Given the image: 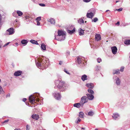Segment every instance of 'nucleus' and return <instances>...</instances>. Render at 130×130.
Wrapping results in <instances>:
<instances>
[{
	"instance_id": "nucleus-1",
	"label": "nucleus",
	"mask_w": 130,
	"mask_h": 130,
	"mask_svg": "<svg viewBox=\"0 0 130 130\" xmlns=\"http://www.w3.org/2000/svg\"><path fill=\"white\" fill-rule=\"evenodd\" d=\"M55 83L58 89L61 91H65L68 88L67 85L62 80H55Z\"/></svg>"
},
{
	"instance_id": "nucleus-2",
	"label": "nucleus",
	"mask_w": 130,
	"mask_h": 130,
	"mask_svg": "<svg viewBox=\"0 0 130 130\" xmlns=\"http://www.w3.org/2000/svg\"><path fill=\"white\" fill-rule=\"evenodd\" d=\"M88 101V99L87 97L86 96H84L81 98L80 103L81 104L82 106H83L84 104L87 102Z\"/></svg>"
},
{
	"instance_id": "nucleus-3",
	"label": "nucleus",
	"mask_w": 130,
	"mask_h": 130,
	"mask_svg": "<svg viewBox=\"0 0 130 130\" xmlns=\"http://www.w3.org/2000/svg\"><path fill=\"white\" fill-rule=\"evenodd\" d=\"M65 35L66 32H65L62 30H58V36H62L63 38L62 39V40H63L64 39Z\"/></svg>"
},
{
	"instance_id": "nucleus-4",
	"label": "nucleus",
	"mask_w": 130,
	"mask_h": 130,
	"mask_svg": "<svg viewBox=\"0 0 130 130\" xmlns=\"http://www.w3.org/2000/svg\"><path fill=\"white\" fill-rule=\"evenodd\" d=\"M29 100L30 102L32 104L35 102V97H34L32 95H31L29 98Z\"/></svg>"
},
{
	"instance_id": "nucleus-5",
	"label": "nucleus",
	"mask_w": 130,
	"mask_h": 130,
	"mask_svg": "<svg viewBox=\"0 0 130 130\" xmlns=\"http://www.w3.org/2000/svg\"><path fill=\"white\" fill-rule=\"evenodd\" d=\"M53 94L56 99L57 100H59L60 99L61 95L59 93L56 94L55 93Z\"/></svg>"
},
{
	"instance_id": "nucleus-6",
	"label": "nucleus",
	"mask_w": 130,
	"mask_h": 130,
	"mask_svg": "<svg viewBox=\"0 0 130 130\" xmlns=\"http://www.w3.org/2000/svg\"><path fill=\"white\" fill-rule=\"evenodd\" d=\"M86 95L87 98L88 100L89 99L90 100H92L94 98V96L92 94H86Z\"/></svg>"
},
{
	"instance_id": "nucleus-7",
	"label": "nucleus",
	"mask_w": 130,
	"mask_h": 130,
	"mask_svg": "<svg viewBox=\"0 0 130 130\" xmlns=\"http://www.w3.org/2000/svg\"><path fill=\"white\" fill-rule=\"evenodd\" d=\"M7 31V32H9L8 34H7L9 35L12 34L14 33L13 29L12 28L8 29Z\"/></svg>"
},
{
	"instance_id": "nucleus-8",
	"label": "nucleus",
	"mask_w": 130,
	"mask_h": 130,
	"mask_svg": "<svg viewBox=\"0 0 130 130\" xmlns=\"http://www.w3.org/2000/svg\"><path fill=\"white\" fill-rule=\"evenodd\" d=\"M46 62H45V61L43 60L41 62V66H43L45 67H46L48 64V63L45 60Z\"/></svg>"
},
{
	"instance_id": "nucleus-9",
	"label": "nucleus",
	"mask_w": 130,
	"mask_h": 130,
	"mask_svg": "<svg viewBox=\"0 0 130 130\" xmlns=\"http://www.w3.org/2000/svg\"><path fill=\"white\" fill-rule=\"evenodd\" d=\"M112 52L113 54H115L117 53V49L116 46H114L111 48Z\"/></svg>"
},
{
	"instance_id": "nucleus-10",
	"label": "nucleus",
	"mask_w": 130,
	"mask_h": 130,
	"mask_svg": "<svg viewBox=\"0 0 130 130\" xmlns=\"http://www.w3.org/2000/svg\"><path fill=\"white\" fill-rule=\"evenodd\" d=\"M31 117L33 119L36 120L39 118V116L38 114H33L32 115Z\"/></svg>"
},
{
	"instance_id": "nucleus-11",
	"label": "nucleus",
	"mask_w": 130,
	"mask_h": 130,
	"mask_svg": "<svg viewBox=\"0 0 130 130\" xmlns=\"http://www.w3.org/2000/svg\"><path fill=\"white\" fill-rule=\"evenodd\" d=\"M94 13L92 12L87 13V17L88 18H92L94 15Z\"/></svg>"
},
{
	"instance_id": "nucleus-12",
	"label": "nucleus",
	"mask_w": 130,
	"mask_h": 130,
	"mask_svg": "<svg viewBox=\"0 0 130 130\" xmlns=\"http://www.w3.org/2000/svg\"><path fill=\"white\" fill-rule=\"evenodd\" d=\"M95 39L97 41H98L101 40V37L100 34H96L95 35Z\"/></svg>"
},
{
	"instance_id": "nucleus-13",
	"label": "nucleus",
	"mask_w": 130,
	"mask_h": 130,
	"mask_svg": "<svg viewBox=\"0 0 130 130\" xmlns=\"http://www.w3.org/2000/svg\"><path fill=\"white\" fill-rule=\"evenodd\" d=\"M22 71H18L15 72L14 73V75L16 76H18L21 75Z\"/></svg>"
},
{
	"instance_id": "nucleus-14",
	"label": "nucleus",
	"mask_w": 130,
	"mask_h": 130,
	"mask_svg": "<svg viewBox=\"0 0 130 130\" xmlns=\"http://www.w3.org/2000/svg\"><path fill=\"white\" fill-rule=\"evenodd\" d=\"M86 86L92 89L93 88L94 86L93 84L92 83H88L86 84Z\"/></svg>"
},
{
	"instance_id": "nucleus-15",
	"label": "nucleus",
	"mask_w": 130,
	"mask_h": 130,
	"mask_svg": "<svg viewBox=\"0 0 130 130\" xmlns=\"http://www.w3.org/2000/svg\"><path fill=\"white\" fill-rule=\"evenodd\" d=\"M80 106H82V104L80 103H75L74 104V107H76L78 108H79L80 107Z\"/></svg>"
},
{
	"instance_id": "nucleus-16",
	"label": "nucleus",
	"mask_w": 130,
	"mask_h": 130,
	"mask_svg": "<svg viewBox=\"0 0 130 130\" xmlns=\"http://www.w3.org/2000/svg\"><path fill=\"white\" fill-rule=\"evenodd\" d=\"M81 79L83 81L87 80V76L86 75H84L82 76L81 77Z\"/></svg>"
},
{
	"instance_id": "nucleus-17",
	"label": "nucleus",
	"mask_w": 130,
	"mask_h": 130,
	"mask_svg": "<svg viewBox=\"0 0 130 130\" xmlns=\"http://www.w3.org/2000/svg\"><path fill=\"white\" fill-rule=\"evenodd\" d=\"M79 34L80 35H84V30L82 29L81 28H80L78 30Z\"/></svg>"
},
{
	"instance_id": "nucleus-18",
	"label": "nucleus",
	"mask_w": 130,
	"mask_h": 130,
	"mask_svg": "<svg viewBox=\"0 0 130 130\" xmlns=\"http://www.w3.org/2000/svg\"><path fill=\"white\" fill-rule=\"evenodd\" d=\"M48 21L51 24H54L55 23V20L53 18H50L48 19Z\"/></svg>"
},
{
	"instance_id": "nucleus-19",
	"label": "nucleus",
	"mask_w": 130,
	"mask_h": 130,
	"mask_svg": "<svg viewBox=\"0 0 130 130\" xmlns=\"http://www.w3.org/2000/svg\"><path fill=\"white\" fill-rule=\"evenodd\" d=\"M21 43L22 44L25 45L28 43V41L26 40L23 39L21 41Z\"/></svg>"
},
{
	"instance_id": "nucleus-20",
	"label": "nucleus",
	"mask_w": 130,
	"mask_h": 130,
	"mask_svg": "<svg viewBox=\"0 0 130 130\" xmlns=\"http://www.w3.org/2000/svg\"><path fill=\"white\" fill-rule=\"evenodd\" d=\"M119 70V69H117L116 70H114L113 71V74H120Z\"/></svg>"
},
{
	"instance_id": "nucleus-21",
	"label": "nucleus",
	"mask_w": 130,
	"mask_h": 130,
	"mask_svg": "<svg viewBox=\"0 0 130 130\" xmlns=\"http://www.w3.org/2000/svg\"><path fill=\"white\" fill-rule=\"evenodd\" d=\"M77 61L78 63L79 64H80L82 62V59L79 57H78L77 58Z\"/></svg>"
},
{
	"instance_id": "nucleus-22",
	"label": "nucleus",
	"mask_w": 130,
	"mask_h": 130,
	"mask_svg": "<svg viewBox=\"0 0 130 130\" xmlns=\"http://www.w3.org/2000/svg\"><path fill=\"white\" fill-rule=\"evenodd\" d=\"M30 42L31 43L33 44H35L37 45H38V43L37 42V41L34 40H31L30 41Z\"/></svg>"
},
{
	"instance_id": "nucleus-23",
	"label": "nucleus",
	"mask_w": 130,
	"mask_h": 130,
	"mask_svg": "<svg viewBox=\"0 0 130 130\" xmlns=\"http://www.w3.org/2000/svg\"><path fill=\"white\" fill-rule=\"evenodd\" d=\"M41 47L42 50H46V45L43 43L41 45Z\"/></svg>"
},
{
	"instance_id": "nucleus-24",
	"label": "nucleus",
	"mask_w": 130,
	"mask_h": 130,
	"mask_svg": "<svg viewBox=\"0 0 130 130\" xmlns=\"http://www.w3.org/2000/svg\"><path fill=\"white\" fill-rule=\"evenodd\" d=\"M75 28L74 27L73 29L72 30H68V32L69 33L71 34L75 31Z\"/></svg>"
},
{
	"instance_id": "nucleus-25",
	"label": "nucleus",
	"mask_w": 130,
	"mask_h": 130,
	"mask_svg": "<svg viewBox=\"0 0 130 130\" xmlns=\"http://www.w3.org/2000/svg\"><path fill=\"white\" fill-rule=\"evenodd\" d=\"M124 43L126 45H129L130 44V40H125V41H124Z\"/></svg>"
},
{
	"instance_id": "nucleus-26",
	"label": "nucleus",
	"mask_w": 130,
	"mask_h": 130,
	"mask_svg": "<svg viewBox=\"0 0 130 130\" xmlns=\"http://www.w3.org/2000/svg\"><path fill=\"white\" fill-rule=\"evenodd\" d=\"M94 114V113L92 111H89L88 112V115L90 116H92Z\"/></svg>"
},
{
	"instance_id": "nucleus-27",
	"label": "nucleus",
	"mask_w": 130,
	"mask_h": 130,
	"mask_svg": "<svg viewBox=\"0 0 130 130\" xmlns=\"http://www.w3.org/2000/svg\"><path fill=\"white\" fill-rule=\"evenodd\" d=\"M17 13L18 14L19 16H21L23 14L22 12L20 11H17Z\"/></svg>"
},
{
	"instance_id": "nucleus-28",
	"label": "nucleus",
	"mask_w": 130,
	"mask_h": 130,
	"mask_svg": "<svg viewBox=\"0 0 130 130\" xmlns=\"http://www.w3.org/2000/svg\"><path fill=\"white\" fill-rule=\"evenodd\" d=\"M88 91L89 93H91V94H93L94 93V91L90 89H88Z\"/></svg>"
},
{
	"instance_id": "nucleus-29",
	"label": "nucleus",
	"mask_w": 130,
	"mask_h": 130,
	"mask_svg": "<svg viewBox=\"0 0 130 130\" xmlns=\"http://www.w3.org/2000/svg\"><path fill=\"white\" fill-rule=\"evenodd\" d=\"M119 116V115L118 114H113V116L112 117L115 119H116Z\"/></svg>"
},
{
	"instance_id": "nucleus-30",
	"label": "nucleus",
	"mask_w": 130,
	"mask_h": 130,
	"mask_svg": "<svg viewBox=\"0 0 130 130\" xmlns=\"http://www.w3.org/2000/svg\"><path fill=\"white\" fill-rule=\"evenodd\" d=\"M84 113L82 112H80L79 113V116L82 118H83Z\"/></svg>"
},
{
	"instance_id": "nucleus-31",
	"label": "nucleus",
	"mask_w": 130,
	"mask_h": 130,
	"mask_svg": "<svg viewBox=\"0 0 130 130\" xmlns=\"http://www.w3.org/2000/svg\"><path fill=\"white\" fill-rule=\"evenodd\" d=\"M116 84L117 85H119L120 84V80L118 78L117 80H116Z\"/></svg>"
},
{
	"instance_id": "nucleus-32",
	"label": "nucleus",
	"mask_w": 130,
	"mask_h": 130,
	"mask_svg": "<svg viewBox=\"0 0 130 130\" xmlns=\"http://www.w3.org/2000/svg\"><path fill=\"white\" fill-rule=\"evenodd\" d=\"M78 22L80 24L83 23H84V21L82 19H79L78 21Z\"/></svg>"
},
{
	"instance_id": "nucleus-33",
	"label": "nucleus",
	"mask_w": 130,
	"mask_h": 130,
	"mask_svg": "<svg viewBox=\"0 0 130 130\" xmlns=\"http://www.w3.org/2000/svg\"><path fill=\"white\" fill-rule=\"evenodd\" d=\"M37 62H36V65L37 67H41V63L39 62H37V63H36Z\"/></svg>"
},
{
	"instance_id": "nucleus-34",
	"label": "nucleus",
	"mask_w": 130,
	"mask_h": 130,
	"mask_svg": "<svg viewBox=\"0 0 130 130\" xmlns=\"http://www.w3.org/2000/svg\"><path fill=\"white\" fill-rule=\"evenodd\" d=\"M37 60L38 62H39L41 63V62L42 61H43V60L42 59L40 58H38L37 59Z\"/></svg>"
},
{
	"instance_id": "nucleus-35",
	"label": "nucleus",
	"mask_w": 130,
	"mask_h": 130,
	"mask_svg": "<svg viewBox=\"0 0 130 130\" xmlns=\"http://www.w3.org/2000/svg\"><path fill=\"white\" fill-rule=\"evenodd\" d=\"M98 21V19L96 18H94L93 20H92V21H93L94 22H96L97 21Z\"/></svg>"
},
{
	"instance_id": "nucleus-36",
	"label": "nucleus",
	"mask_w": 130,
	"mask_h": 130,
	"mask_svg": "<svg viewBox=\"0 0 130 130\" xmlns=\"http://www.w3.org/2000/svg\"><path fill=\"white\" fill-rule=\"evenodd\" d=\"M41 20V17H39L37 18L36 19V20L37 21H39Z\"/></svg>"
},
{
	"instance_id": "nucleus-37",
	"label": "nucleus",
	"mask_w": 130,
	"mask_h": 130,
	"mask_svg": "<svg viewBox=\"0 0 130 130\" xmlns=\"http://www.w3.org/2000/svg\"><path fill=\"white\" fill-rule=\"evenodd\" d=\"M0 92L2 94H4V92L3 91L2 88L1 89V90H0Z\"/></svg>"
},
{
	"instance_id": "nucleus-38",
	"label": "nucleus",
	"mask_w": 130,
	"mask_h": 130,
	"mask_svg": "<svg viewBox=\"0 0 130 130\" xmlns=\"http://www.w3.org/2000/svg\"><path fill=\"white\" fill-rule=\"evenodd\" d=\"M97 61L99 63H100L102 61V59L100 58H98L97 60Z\"/></svg>"
},
{
	"instance_id": "nucleus-39",
	"label": "nucleus",
	"mask_w": 130,
	"mask_h": 130,
	"mask_svg": "<svg viewBox=\"0 0 130 130\" xmlns=\"http://www.w3.org/2000/svg\"><path fill=\"white\" fill-rule=\"evenodd\" d=\"M91 0H83V1L86 3H88L90 2Z\"/></svg>"
},
{
	"instance_id": "nucleus-40",
	"label": "nucleus",
	"mask_w": 130,
	"mask_h": 130,
	"mask_svg": "<svg viewBox=\"0 0 130 130\" xmlns=\"http://www.w3.org/2000/svg\"><path fill=\"white\" fill-rule=\"evenodd\" d=\"M124 67H121L120 69V71L121 72H123V70L124 69Z\"/></svg>"
},
{
	"instance_id": "nucleus-41",
	"label": "nucleus",
	"mask_w": 130,
	"mask_h": 130,
	"mask_svg": "<svg viewBox=\"0 0 130 130\" xmlns=\"http://www.w3.org/2000/svg\"><path fill=\"white\" fill-rule=\"evenodd\" d=\"M39 5L41 6H45V5L44 4L42 3L40 4Z\"/></svg>"
},
{
	"instance_id": "nucleus-42",
	"label": "nucleus",
	"mask_w": 130,
	"mask_h": 130,
	"mask_svg": "<svg viewBox=\"0 0 130 130\" xmlns=\"http://www.w3.org/2000/svg\"><path fill=\"white\" fill-rule=\"evenodd\" d=\"M30 128L29 126L28 125H26V129L27 130H29Z\"/></svg>"
},
{
	"instance_id": "nucleus-43",
	"label": "nucleus",
	"mask_w": 130,
	"mask_h": 130,
	"mask_svg": "<svg viewBox=\"0 0 130 130\" xmlns=\"http://www.w3.org/2000/svg\"><path fill=\"white\" fill-rule=\"evenodd\" d=\"M81 119H80L78 118V120L77 121V122H76V123H78L79 122L81 121Z\"/></svg>"
},
{
	"instance_id": "nucleus-44",
	"label": "nucleus",
	"mask_w": 130,
	"mask_h": 130,
	"mask_svg": "<svg viewBox=\"0 0 130 130\" xmlns=\"http://www.w3.org/2000/svg\"><path fill=\"white\" fill-rule=\"evenodd\" d=\"M9 121V120L8 119V120H6L5 121L3 122V123H6V122H8Z\"/></svg>"
},
{
	"instance_id": "nucleus-45",
	"label": "nucleus",
	"mask_w": 130,
	"mask_h": 130,
	"mask_svg": "<svg viewBox=\"0 0 130 130\" xmlns=\"http://www.w3.org/2000/svg\"><path fill=\"white\" fill-rule=\"evenodd\" d=\"M122 8H120V9H117V10L118 11H121L122 10Z\"/></svg>"
},
{
	"instance_id": "nucleus-46",
	"label": "nucleus",
	"mask_w": 130,
	"mask_h": 130,
	"mask_svg": "<svg viewBox=\"0 0 130 130\" xmlns=\"http://www.w3.org/2000/svg\"><path fill=\"white\" fill-rule=\"evenodd\" d=\"M37 25H39L40 24V23L39 21H37Z\"/></svg>"
},
{
	"instance_id": "nucleus-47",
	"label": "nucleus",
	"mask_w": 130,
	"mask_h": 130,
	"mask_svg": "<svg viewBox=\"0 0 130 130\" xmlns=\"http://www.w3.org/2000/svg\"><path fill=\"white\" fill-rule=\"evenodd\" d=\"M64 71L67 74H69V73L66 71V69H64Z\"/></svg>"
},
{
	"instance_id": "nucleus-48",
	"label": "nucleus",
	"mask_w": 130,
	"mask_h": 130,
	"mask_svg": "<svg viewBox=\"0 0 130 130\" xmlns=\"http://www.w3.org/2000/svg\"><path fill=\"white\" fill-rule=\"evenodd\" d=\"M10 96V94L9 93L8 94L6 95V98H7L8 97H9Z\"/></svg>"
},
{
	"instance_id": "nucleus-49",
	"label": "nucleus",
	"mask_w": 130,
	"mask_h": 130,
	"mask_svg": "<svg viewBox=\"0 0 130 130\" xmlns=\"http://www.w3.org/2000/svg\"><path fill=\"white\" fill-rule=\"evenodd\" d=\"M26 99L25 98H24L23 99V101L25 102L26 101Z\"/></svg>"
},
{
	"instance_id": "nucleus-50",
	"label": "nucleus",
	"mask_w": 130,
	"mask_h": 130,
	"mask_svg": "<svg viewBox=\"0 0 130 130\" xmlns=\"http://www.w3.org/2000/svg\"><path fill=\"white\" fill-rule=\"evenodd\" d=\"M62 63V61H60L59 62V64H60V65H61V64Z\"/></svg>"
},
{
	"instance_id": "nucleus-51",
	"label": "nucleus",
	"mask_w": 130,
	"mask_h": 130,
	"mask_svg": "<svg viewBox=\"0 0 130 130\" xmlns=\"http://www.w3.org/2000/svg\"><path fill=\"white\" fill-rule=\"evenodd\" d=\"M9 42H8V43H7L6 44H5L4 45V46L7 45L9 44Z\"/></svg>"
},
{
	"instance_id": "nucleus-52",
	"label": "nucleus",
	"mask_w": 130,
	"mask_h": 130,
	"mask_svg": "<svg viewBox=\"0 0 130 130\" xmlns=\"http://www.w3.org/2000/svg\"><path fill=\"white\" fill-rule=\"evenodd\" d=\"M116 24H118V25H119L120 24V22L119 21H118L117 23Z\"/></svg>"
},
{
	"instance_id": "nucleus-53",
	"label": "nucleus",
	"mask_w": 130,
	"mask_h": 130,
	"mask_svg": "<svg viewBox=\"0 0 130 130\" xmlns=\"http://www.w3.org/2000/svg\"><path fill=\"white\" fill-rule=\"evenodd\" d=\"M15 44L17 46L18 45V44L17 43H15Z\"/></svg>"
},
{
	"instance_id": "nucleus-54",
	"label": "nucleus",
	"mask_w": 130,
	"mask_h": 130,
	"mask_svg": "<svg viewBox=\"0 0 130 130\" xmlns=\"http://www.w3.org/2000/svg\"><path fill=\"white\" fill-rule=\"evenodd\" d=\"M14 130H20L16 128L15 129H14Z\"/></svg>"
},
{
	"instance_id": "nucleus-55",
	"label": "nucleus",
	"mask_w": 130,
	"mask_h": 130,
	"mask_svg": "<svg viewBox=\"0 0 130 130\" xmlns=\"http://www.w3.org/2000/svg\"><path fill=\"white\" fill-rule=\"evenodd\" d=\"M82 129H85V128H84L82 127Z\"/></svg>"
},
{
	"instance_id": "nucleus-56",
	"label": "nucleus",
	"mask_w": 130,
	"mask_h": 130,
	"mask_svg": "<svg viewBox=\"0 0 130 130\" xmlns=\"http://www.w3.org/2000/svg\"><path fill=\"white\" fill-rule=\"evenodd\" d=\"M1 47V45H0V48Z\"/></svg>"
},
{
	"instance_id": "nucleus-57",
	"label": "nucleus",
	"mask_w": 130,
	"mask_h": 130,
	"mask_svg": "<svg viewBox=\"0 0 130 130\" xmlns=\"http://www.w3.org/2000/svg\"><path fill=\"white\" fill-rule=\"evenodd\" d=\"M1 79H0V82H1Z\"/></svg>"
},
{
	"instance_id": "nucleus-58",
	"label": "nucleus",
	"mask_w": 130,
	"mask_h": 130,
	"mask_svg": "<svg viewBox=\"0 0 130 130\" xmlns=\"http://www.w3.org/2000/svg\"><path fill=\"white\" fill-rule=\"evenodd\" d=\"M116 3H117V2H118L117 1H116Z\"/></svg>"
}]
</instances>
